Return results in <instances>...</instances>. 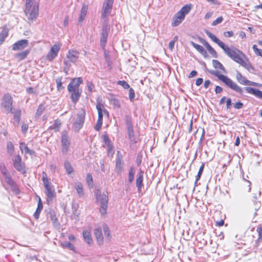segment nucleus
Returning a JSON list of instances; mask_svg holds the SVG:
<instances>
[{
  "mask_svg": "<svg viewBox=\"0 0 262 262\" xmlns=\"http://www.w3.org/2000/svg\"><path fill=\"white\" fill-rule=\"evenodd\" d=\"M223 20V17L222 16H220L217 17L215 20H214L212 23V26H214L217 25L221 23Z\"/></svg>",
  "mask_w": 262,
  "mask_h": 262,
  "instance_id": "58",
  "label": "nucleus"
},
{
  "mask_svg": "<svg viewBox=\"0 0 262 262\" xmlns=\"http://www.w3.org/2000/svg\"><path fill=\"white\" fill-rule=\"evenodd\" d=\"M129 100L133 102L135 99V92L133 88H129Z\"/></svg>",
  "mask_w": 262,
  "mask_h": 262,
  "instance_id": "55",
  "label": "nucleus"
},
{
  "mask_svg": "<svg viewBox=\"0 0 262 262\" xmlns=\"http://www.w3.org/2000/svg\"><path fill=\"white\" fill-rule=\"evenodd\" d=\"M45 108L46 107L43 104H40L36 110V112L35 116V118H39L42 115V114L45 110Z\"/></svg>",
  "mask_w": 262,
  "mask_h": 262,
  "instance_id": "39",
  "label": "nucleus"
},
{
  "mask_svg": "<svg viewBox=\"0 0 262 262\" xmlns=\"http://www.w3.org/2000/svg\"><path fill=\"white\" fill-rule=\"evenodd\" d=\"M42 181L43 182V184L48 182H50L49 180L48 179V178L47 177V174L46 173V172L43 171L42 173Z\"/></svg>",
  "mask_w": 262,
  "mask_h": 262,
  "instance_id": "60",
  "label": "nucleus"
},
{
  "mask_svg": "<svg viewBox=\"0 0 262 262\" xmlns=\"http://www.w3.org/2000/svg\"><path fill=\"white\" fill-rule=\"evenodd\" d=\"M244 106L242 102L238 101L234 104V107L236 109H241Z\"/></svg>",
  "mask_w": 262,
  "mask_h": 262,
  "instance_id": "62",
  "label": "nucleus"
},
{
  "mask_svg": "<svg viewBox=\"0 0 262 262\" xmlns=\"http://www.w3.org/2000/svg\"><path fill=\"white\" fill-rule=\"evenodd\" d=\"M70 61H69L68 60H64L63 61V64L64 65L63 71L67 74H68V73L70 70V68L71 67V64L70 63Z\"/></svg>",
  "mask_w": 262,
  "mask_h": 262,
  "instance_id": "52",
  "label": "nucleus"
},
{
  "mask_svg": "<svg viewBox=\"0 0 262 262\" xmlns=\"http://www.w3.org/2000/svg\"><path fill=\"white\" fill-rule=\"evenodd\" d=\"M30 53V50H26L21 52L18 53L16 54V57L18 58V61H21L25 59Z\"/></svg>",
  "mask_w": 262,
  "mask_h": 262,
  "instance_id": "33",
  "label": "nucleus"
},
{
  "mask_svg": "<svg viewBox=\"0 0 262 262\" xmlns=\"http://www.w3.org/2000/svg\"><path fill=\"white\" fill-rule=\"evenodd\" d=\"M75 188L76 189L77 193L79 196L81 197L84 193L83 189V185L80 182L76 183L75 184Z\"/></svg>",
  "mask_w": 262,
  "mask_h": 262,
  "instance_id": "34",
  "label": "nucleus"
},
{
  "mask_svg": "<svg viewBox=\"0 0 262 262\" xmlns=\"http://www.w3.org/2000/svg\"><path fill=\"white\" fill-rule=\"evenodd\" d=\"M184 19L185 17L178 12L173 17L171 26L174 27L178 26Z\"/></svg>",
  "mask_w": 262,
  "mask_h": 262,
  "instance_id": "19",
  "label": "nucleus"
},
{
  "mask_svg": "<svg viewBox=\"0 0 262 262\" xmlns=\"http://www.w3.org/2000/svg\"><path fill=\"white\" fill-rule=\"evenodd\" d=\"M236 78L240 84L243 85L246 84L247 79L238 71L236 72Z\"/></svg>",
  "mask_w": 262,
  "mask_h": 262,
  "instance_id": "35",
  "label": "nucleus"
},
{
  "mask_svg": "<svg viewBox=\"0 0 262 262\" xmlns=\"http://www.w3.org/2000/svg\"><path fill=\"white\" fill-rule=\"evenodd\" d=\"M85 116V113L83 110H81L77 114L76 121L73 124V127L75 131L78 132L82 127Z\"/></svg>",
  "mask_w": 262,
  "mask_h": 262,
  "instance_id": "5",
  "label": "nucleus"
},
{
  "mask_svg": "<svg viewBox=\"0 0 262 262\" xmlns=\"http://www.w3.org/2000/svg\"><path fill=\"white\" fill-rule=\"evenodd\" d=\"M28 129V125L26 123H23L21 125V131L24 134H25Z\"/></svg>",
  "mask_w": 262,
  "mask_h": 262,
  "instance_id": "61",
  "label": "nucleus"
},
{
  "mask_svg": "<svg viewBox=\"0 0 262 262\" xmlns=\"http://www.w3.org/2000/svg\"><path fill=\"white\" fill-rule=\"evenodd\" d=\"M83 237L84 241L88 244H91L92 242V238L90 232L84 231L83 232Z\"/></svg>",
  "mask_w": 262,
  "mask_h": 262,
  "instance_id": "38",
  "label": "nucleus"
},
{
  "mask_svg": "<svg viewBox=\"0 0 262 262\" xmlns=\"http://www.w3.org/2000/svg\"><path fill=\"white\" fill-rule=\"evenodd\" d=\"M206 70L211 74L217 77L219 80L224 82L228 87L234 91L235 92L242 95L243 93V89L241 87L238 85L236 83L233 81L230 78L227 76L221 74L219 71H214L212 70H208L206 69Z\"/></svg>",
  "mask_w": 262,
  "mask_h": 262,
  "instance_id": "1",
  "label": "nucleus"
},
{
  "mask_svg": "<svg viewBox=\"0 0 262 262\" xmlns=\"http://www.w3.org/2000/svg\"><path fill=\"white\" fill-rule=\"evenodd\" d=\"M94 233L99 244H102L103 243V237L101 228L100 227L95 228L94 230Z\"/></svg>",
  "mask_w": 262,
  "mask_h": 262,
  "instance_id": "23",
  "label": "nucleus"
},
{
  "mask_svg": "<svg viewBox=\"0 0 262 262\" xmlns=\"http://www.w3.org/2000/svg\"><path fill=\"white\" fill-rule=\"evenodd\" d=\"M103 140L105 144L107 146L108 152L110 154L111 152V150L113 149V145L112 144L111 141L107 134L103 135Z\"/></svg>",
  "mask_w": 262,
  "mask_h": 262,
  "instance_id": "31",
  "label": "nucleus"
},
{
  "mask_svg": "<svg viewBox=\"0 0 262 262\" xmlns=\"http://www.w3.org/2000/svg\"><path fill=\"white\" fill-rule=\"evenodd\" d=\"M103 229L104 235L105 236H106L108 238V239L110 240L111 238L110 232L109 228L106 224H103Z\"/></svg>",
  "mask_w": 262,
  "mask_h": 262,
  "instance_id": "48",
  "label": "nucleus"
},
{
  "mask_svg": "<svg viewBox=\"0 0 262 262\" xmlns=\"http://www.w3.org/2000/svg\"><path fill=\"white\" fill-rule=\"evenodd\" d=\"M10 113L13 114V119L15 122H16L17 124L19 123L20 117H21V111L20 109H18L16 111H13L12 112H10Z\"/></svg>",
  "mask_w": 262,
  "mask_h": 262,
  "instance_id": "32",
  "label": "nucleus"
},
{
  "mask_svg": "<svg viewBox=\"0 0 262 262\" xmlns=\"http://www.w3.org/2000/svg\"><path fill=\"white\" fill-rule=\"evenodd\" d=\"M9 29L7 26L3 28V29L0 33V45H2L4 41L5 38L8 36Z\"/></svg>",
  "mask_w": 262,
  "mask_h": 262,
  "instance_id": "29",
  "label": "nucleus"
},
{
  "mask_svg": "<svg viewBox=\"0 0 262 262\" xmlns=\"http://www.w3.org/2000/svg\"><path fill=\"white\" fill-rule=\"evenodd\" d=\"M135 176V170L134 167H130L128 171V181L129 183H132L134 179Z\"/></svg>",
  "mask_w": 262,
  "mask_h": 262,
  "instance_id": "40",
  "label": "nucleus"
},
{
  "mask_svg": "<svg viewBox=\"0 0 262 262\" xmlns=\"http://www.w3.org/2000/svg\"><path fill=\"white\" fill-rule=\"evenodd\" d=\"M43 185L45 189V193L47 197V202L48 204H49L52 202L53 199L56 196L54 187L50 181L43 183Z\"/></svg>",
  "mask_w": 262,
  "mask_h": 262,
  "instance_id": "4",
  "label": "nucleus"
},
{
  "mask_svg": "<svg viewBox=\"0 0 262 262\" xmlns=\"http://www.w3.org/2000/svg\"><path fill=\"white\" fill-rule=\"evenodd\" d=\"M245 85L258 86L259 84L258 83L253 82L247 79Z\"/></svg>",
  "mask_w": 262,
  "mask_h": 262,
  "instance_id": "63",
  "label": "nucleus"
},
{
  "mask_svg": "<svg viewBox=\"0 0 262 262\" xmlns=\"http://www.w3.org/2000/svg\"><path fill=\"white\" fill-rule=\"evenodd\" d=\"M79 53L78 51L74 50H69L68 54L67 55V58L71 62H76L79 58Z\"/></svg>",
  "mask_w": 262,
  "mask_h": 262,
  "instance_id": "16",
  "label": "nucleus"
},
{
  "mask_svg": "<svg viewBox=\"0 0 262 262\" xmlns=\"http://www.w3.org/2000/svg\"><path fill=\"white\" fill-rule=\"evenodd\" d=\"M61 45L59 43H55L51 48L47 55L46 58L50 61H52L57 56L60 49Z\"/></svg>",
  "mask_w": 262,
  "mask_h": 262,
  "instance_id": "10",
  "label": "nucleus"
},
{
  "mask_svg": "<svg viewBox=\"0 0 262 262\" xmlns=\"http://www.w3.org/2000/svg\"><path fill=\"white\" fill-rule=\"evenodd\" d=\"M223 50L224 53L235 62L239 64L242 62L243 59L242 57L244 56V54L240 50L235 47L231 49L226 45L223 48Z\"/></svg>",
  "mask_w": 262,
  "mask_h": 262,
  "instance_id": "3",
  "label": "nucleus"
},
{
  "mask_svg": "<svg viewBox=\"0 0 262 262\" xmlns=\"http://www.w3.org/2000/svg\"><path fill=\"white\" fill-rule=\"evenodd\" d=\"M252 49L254 53L258 56H260L262 58V50L258 49L256 45H254L252 46Z\"/></svg>",
  "mask_w": 262,
  "mask_h": 262,
  "instance_id": "50",
  "label": "nucleus"
},
{
  "mask_svg": "<svg viewBox=\"0 0 262 262\" xmlns=\"http://www.w3.org/2000/svg\"><path fill=\"white\" fill-rule=\"evenodd\" d=\"M13 165L18 171L23 174L26 173L25 166L21 163V158L19 155L16 156L14 160H13Z\"/></svg>",
  "mask_w": 262,
  "mask_h": 262,
  "instance_id": "12",
  "label": "nucleus"
},
{
  "mask_svg": "<svg viewBox=\"0 0 262 262\" xmlns=\"http://www.w3.org/2000/svg\"><path fill=\"white\" fill-rule=\"evenodd\" d=\"M125 123L126 127L133 126L132 117L130 115H125Z\"/></svg>",
  "mask_w": 262,
  "mask_h": 262,
  "instance_id": "47",
  "label": "nucleus"
},
{
  "mask_svg": "<svg viewBox=\"0 0 262 262\" xmlns=\"http://www.w3.org/2000/svg\"><path fill=\"white\" fill-rule=\"evenodd\" d=\"M126 128H127V133L128 137L129 140L131 142L136 143L137 141L136 138L135 136L133 126H127V127H126Z\"/></svg>",
  "mask_w": 262,
  "mask_h": 262,
  "instance_id": "25",
  "label": "nucleus"
},
{
  "mask_svg": "<svg viewBox=\"0 0 262 262\" xmlns=\"http://www.w3.org/2000/svg\"><path fill=\"white\" fill-rule=\"evenodd\" d=\"M20 149L22 152H25V154H28L31 156L34 155L35 154V152L30 149L25 143H20Z\"/></svg>",
  "mask_w": 262,
  "mask_h": 262,
  "instance_id": "28",
  "label": "nucleus"
},
{
  "mask_svg": "<svg viewBox=\"0 0 262 262\" xmlns=\"http://www.w3.org/2000/svg\"><path fill=\"white\" fill-rule=\"evenodd\" d=\"M143 172L140 170L137 174V178L136 180V185L138 188V192L140 193L141 191L142 187L143 185Z\"/></svg>",
  "mask_w": 262,
  "mask_h": 262,
  "instance_id": "17",
  "label": "nucleus"
},
{
  "mask_svg": "<svg viewBox=\"0 0 262 262\" xmlns=\"http://www.w3.org/2000/svg\"><path fill=\"white\" fill-rule=\"evenodd\" d=\"M198 39L199 41L202 43L204 47L207 49L208 51L210 50L212 47L209 45V43L204 39L203 38L199 36Z\"/></svg>",
  "mask_w": 262,
  "mask_h": 262,
  "instance_id": "43",
  "label": "nucleus"
},
{
  "mask_svg": "<svg viewBox=\"0 0 262 262\" xmlns=\"http://www.w3.org/2000/svg\"><path fill=\"white\" fill-rule=\"evenodd\" d=\"M114 0H106L103 5L102 18H105L111 12Z\"/></svg>",
  "mask_w": 262,
  "mask_h": 262,
  "instance_id": "14",
  "label": "nucleus"
},
{
  "mask_svg": "<svg viewBox=\"0 0 262 262\" xmlns=\"http://www.w3.org/2000/svg\"><path fill=\"white\" fill-rule=\"evenodd\" d=\"M256 231L258 233V237L256 240V243L258 244L262 241V226L258 225L256 228Z\"/></svg>",
  "mask_w": 262,
  "mask_h": 262,
  "instance_id": "42",
  "label": "nucleus"
},
{
  "mask_svg": "<svg viewBox=\"0 0 262 262\" xmlns=\"http://www.w3.org/2000/svg\"><path fill=\"white\" fill-rule=\"evenodd\" d=\"M71 144L67 131L63 130L61 133V150L63 154H66L69 149Z\"/></svg>",
  "mask_w": 262,
  "mask_h": 262,
  "instance_id": "8",
  "label": "nucleus"
},
{
  "mask_svg": "<svg viewBox=\"0 0 262 262\" xmlns=\"http://www.w3.org/2000/svg\"><path fill=\"white\" fill-rule=\"evenodd\" d=\"M245 85L258 86L259 84L258 83L253 82L247 79Z\"/></svg>",
  "mask_w": 262,
  "mask_h": 262,
  "instance_id": "64",
  "label": "nucleus"
},
{
  "mask_svg": "<svg viewBox=\"0 0 262 262\" xmlns=\"http://www.w3.org/2000/svg\"><path fill=\"white\" fill-rule=\"evenodd\" d=\"M208 52L212 57L216 58L218 57V55H217V52L215 51V50L213 48H212L210 50H209L208 51Z\"/></svg>",
  "mask_w": 262,
  "mask_h": 262,
  "instance_id": "59",
  "label": "nucleus"
},
{
  "mask_svg": "<svg viewBox=\"0 0 262 262\" xmlns=\"http://www.w3.org/2000/svg\"><path fill=\"white\" fill-rule=\"evenodd\" d=\"M64 167L66 170V172L68 174H71L73 171V168L68 161H66L64 163Z\"/></svg>",
  "mask_w": 262,
  "mask_h": 262,
  "instance_id": "41",
  "label": "nucleus"
},
{
  "mask_svg": "<svg viewBox=\"0 0 262 262\" xmlns=\"http://www.w3.org/2000/svg\"><path fill=\"white\" fill-rule=\"evenodd\" d=\"M61 245L63 247H67L69 249L73 251L75 250L74 246L69 242H64L63 243H62Z\"/></svg>",
  "mask_w": 262,
  "mask_h": 262,
  "instance_id": "49",
  "label": "nucleus"
},
{
  "mask_svg": "<svg viewBox=\"0 0 262 262\" xmlns=\"http://www.w3.org/2000/svg\"><path fill=\"white\" fill-rule=\"evenodd\" d=\"M122 162L120 158H117L115 166V171L118 175H120L122 172Z\"/></svg>",
  "mask_w": 262,
  "mask_h": 262,
  "instance_id": "30",
  "label": "nucleus"
},
{
  "mask_svg": "<svg viewBox=\"0 0 262 262\" xmlns=\"http://www.w3.org/2000/svg\"><path fill=\"white\" fill-rule=\"evenodd\" d=\"M111 102L115 108H119L121 106L120 101L117 98H112L111 100Z\"/></svg>",
  "mask_w": 262,
  "mask_h": 262,
  "instance_id": "46",
  "label": "nucleus"
},
{
  "mask_svg": "<svg viewBox=\"0 0 262 262\" xmlns=\"http://www.w3.org/2000/svg\"><path fill=\"white\" fill-rule=\"evenodd\" d=\"M12 103L13 99L11 95L8 94H5L3 97L2 106L5 108L6 114L12 112Z\"/></svg>",
  "mask_w": 262,
  "mask_h": 262,
  "instance_id": "7",
  "label": "nucleus"
},
{
  "mask_svg": "<svg viewBox=\"0 0 262 262\" xmlns=\"http://www.w3.org/2000/svg\"><path fill=\"white\" fill-rule=\"evenodd\" d=\"M29 41L27 39H21L16 42L12 47L14 51L20 50L25 48L28 45Z\"/></svg>",
  "mask_w": 262,
  "mask_h": 262,
  "instance_id": "15",
  "label": "nucleus"
},
{
  "mask_svg": "<svg viewBox=\"0 0 262 262\" xmlns=\"http://www.w3.org/2000/svg\"><path fill=\"white\" fill-rule=\"evenodd\" d=\"M244 89L248 93L252 94L258 98L262 99V91L258 89L251 87H245Z\"/></svg>",
  "mask_w": 262,
  "mask_h": 262,
  "instance_id": "20",
  "label": "nucleus"
},
{
  "mask_svg": "<svg viewBox=\"0 0 262 262\" xmlns=\"http://www.w3.org/2000/svg\"><path fill=\"white\" fill-rule=\"evenodd\" d=\"M212 62L213 68L216 69H220L224 73L226 72L224 67L219 61L215 59H213Z\"/></svg>",
  "mask_w": 262,
  "mask_h": 262,
  "instance_id": "36",
  "label": "nucleus"
},
{
  "mask_svg": "<svg viewBox=\"0 0 262 262\" xmlns=\"http://www.w3.org/2000/svg\"><path fill=\"white\" fill-rule=\"evenodd\" d=\"M88 9V5H86L85 4H83L82 5L81 11H80V15H79V16L78 18V21L79 23L82 22L85 18V16L87 13Z\"/></svg>",
  "mask_w": 262,
  "mask_h": 262,
  "instance_id": "27",
  "label": "nucleus"
},
{
  "mask_svg": "<svg viewBox=\"0 0 262 262\" xmlns=\"http://www.w3.org/2000/svg\"><path fill=\"white\" fill-rule=\"evenodd\" d=\"M192 5L191 4H187L183 6L180 11H178V12L181 14L182 16H183L184 17H185V16L186 14H188L191 8H192Z\"/></svg>",
  "mask_w": 262,
  "mask_h": 262,
  "instance_id": "26",
  "label": "nucleus"
},
{
  "mask_svg": "<svg viewBox=\"0 0 262 262\" xmlns=\"http://www.w3.org/2000/svg\"><path fill=\"white\" fill-rule=\"evenodd\" d=\"M239 64L242 66H243V67L246 68L249 72H251V71L255 70L254 67L249 61L246 62L244 61V60L243 59L242 62H241L239 63Z\"/></svg>",
  "mask_w": 262,
  "mask_h": 262,
  "instance_id": "37",
  "label": "nucleus"
},
{
  "mask_svg": "<svg viewBox=\"0 0 262 262\" xmlns=\"http://www.w3.org/2000/svg\"><path fill=\"white\" fill-rule=\"evenodd\" d=\"M86 181L89 186H92L93 184V177L91 174L88 173L86 177Z\"/></svg>",
  "mask_w": 262,
  "mask_h": 262,
  "instance_id": "54",
  "label": "nucleus"
},
{
  "mask_svg": "<svg viewBox=\"0 0 262 262\" xmlns=\"http://www.w3.org/2000/svg\"><path fill=\"white\" fill-rule=\"evenodd\" d=\"M82 82L83 80L81 77L72 78L68 85V90H79V85Z\"/></svg>",
  "mask_w": 262,
  "mask_h": 262,
  "instance_id": "11",
  "label": "nucleus"
},
{
  "mask_svg": "<svg viewBox=\"0 0 262 262\" xmlns=\"http://www.w3.org/2000/svg\"><path fill=\"white\" fill-rule=\"evenodd\" d=\"M61 79V77L57 78L56 79L57 88L58 91L62 90L64 89V87L62 85Z\"/></svg>",
  "mask_w": 262,
  "mask_h": 262,
  "instance_id": "53",
  "label": "nucleus"
},
{
  "mask_svg": "<svg viewBox=\"0 0 262 262\" xmlns=\"http://www.w3.org/2000/svg\"><path fill=\"white\" fill-rule=\"evenodd\" d=\"M7 152L10 156L12 155L14 152V146L11 142H8L7 145Z\"/></svg>",
  "mask_w": 262,
  "mask_h": 262,
  "instance_id": "44",
  "label": "nucleus"
},
{
  "mask_svg": "<svg viewBox=\"0 0 262 262\" xmlns=\"http://www.w3.org/2000/svg\"><path fill=\"white\" fill-rule=\"evenodd\" d=\"M118 84L120 85H121L122 86H123L125 89H129L130 88V86L128 84L127 82H126V81L123 80V81H118Z\"/></svg>",
  "mask_w": 262,
  "mask_h": 262,
  "instance_id": "57",
  "label": "nucleus"
},
{
  "mask_svg": "<svg viewBox=\"0 0 262 262\" xmlns=\"http://www.w3.org/2000/svg\"><path fill=\"white\" fill-rule=\"evenodd\" d=\"M110 30V25L107 23H104L102 26L100 38V46L102 47H104L106 45Z\"/></svg>",
  "mask_w": 262,
  "mask_h": 262,
  "instance_id": "9",
  "label": "nucleus"
},
{
  "mask_svg": "<svg viewBox=\"0 0 262 262\" xmlns=\"http://www.w3.org/2000/svg\"><path fill=\"white\" fill-rule=\"evenodd\" d=\"M191 45L194 47L198 52H199L200 54H201L204 57H208V55L207 54V51L204 49V48L200 45H198L194 42L191 41L190 42Z\"/></svg>",
  "mask_w": 262,
  "mask_h": 262,
  "instance_id": "21",
  "label": "nucleus"
},
{
  "mask_svg": "<svg viewBox=\"0 0 262 262\" xmlns=\"http://www.w3.org/2000/svg\"><path fill=\"white\" fill-rule=\"evenodd\" d=\"M0 170L3 176L9 174V172L6 168L4 163L3 162L0 163Z\"/></svg>",
  "mask_w": 262,
  "mask_h": 262,
  "instance_id": "45",
  "label": "nucleus"
},
{
  "mask_svg": "<svg viewBox=\"0 0 262 262\" xmlns=\"http://www.w3.org/2000/svg\"><path fill=\"white\" fill-rule=\"evenodd\" d=\"M70 90L71 91H68L69 93H71V98L72 101L73 103H76L80 98L81 92L79 91V90Z\"/></svg>",
  "mask_w": 262,
  "mask_h": 262,
  "instance_id": "24",
  "label": "nucleus"
},
{
  "mask_svg": "<svg viewBox=\"0 0 262 262\" xmlns=\"http://www.w3.org/2000/svg\"><path fill=\"white\" fill-rule=\"evenodd\" d=\"M38 10L39 8L38 4L34 5L32 9L31 8L28 12H26V8H25V13L28 17V22L29 23H33L37 19L38 16Z\"/></svg>",
  "mask_w": 262,
  "mask_h": 262,
  "instance_id": "6",
  "label": "nucleus"
},
{
  "mask_svg": "<svg viewBox=\"0 0 262 262\" xmlns=\"http://www.w3.org/2000/svg\"><path fill=\"white\" fill-rule=\"evenodd\" d=\"M9 186L13 192H15L16 194L19 193L20 190L18 187L17 185L15 182L12 183V184H10Z\"/></svg>",
  "mask_w": 262,
  "mask_h": 262,
  "instance_id": "51",
  "label": "nucleus"
},
{
  "mask_svg": "<svg viewBox=\"0 0 262 262\" xmlns=\"http://www.w3.org/2000/svg\"><path fill=\"white\" fill-rule=\"evenodd\" d=\"M5 177V180L6 183L10 185V184H12L14 181L13 180L11 176H10V173L4 176Z\"/></svg>",
  "mask_w": 262,
  "mask_h": 262,
  "instance_id": "56",
  "label": "nucleus"
},
{
  "mask_svg": "<svg viewBox=\"0 0 262 262\" xmlns=\"http://www.w3.org/2000/svg\"><path fill=\"white\" fill-rule=\"evenodd\" d=\"M96 108L98 113V117L96 124L95 125V129L97 131H99L102 124L103 122V113L101 109L100 103H97L96 105Z\"/></svg>",
  "mask_w": 262,
  "mask_h": 262,
  "instance_id": "13",
  "label": "nucleus"
},
{
  "mask_svg": "<svg viewBox=\"0 0 262 262\" xmlns=\"http://www.w3.org/2000/svg\"><path fill=\"white\" fill-rule=\"evenodd\" d=\"M48 215L52 221L53 226L55 227H59V223L58 222V219L56 217V213L54 210H50L48 212Z\"/></svg>",
  "mask_w": 262,
  "mask_h": 262,
  "instance_id": "22",
  "label": "nucleus"
},
{
  "mask_svg": "<svg viewBox=\"0 0 262 262\" xmlns=\"http://www.w3.org/2000/svg\"><path fill=\"white\" fill-rule=\"evenodd\" d=\"M95 194L97 202L100 205L99 211L102 215H104L106 214L108 201V193L107 192L101 193L100 190L98 189L95 191Z\"/></svg>",
  "mask_w": 262,
  "mask_h": 262,
  "instance_id": "2",
  "label": "nucleus"
},
{
  "mask_svg": "<svg viewBox=\"0 0 262 262\" xmlns=\"http://www.w3.org/2000/svg\"><path fill=\"white\" fill-rule=\"evenodd\" d=\"M205 32L206 35L214 42L217 43L218 46L221 47L222 49L225 46V44L221 41L217 37H216L214 34L211 33L207 30H205Z\"/></svg>",
  "mask_w": 262,
  "mask_h": 262,
  "instance_id": "18",
  "label": "nucleus"
}]
</instances>
